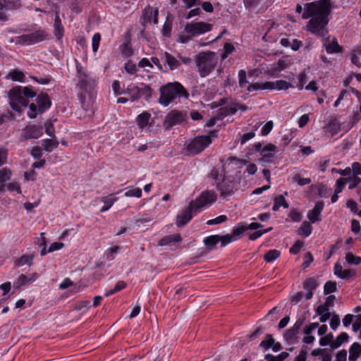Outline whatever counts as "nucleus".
Listing matches in <instances>:
<instances>
[{
    "label": "nucleus",
    "instance_id": "obj_19",
    "mask_svg": "<svg viewBox=\"0 0 361 361\" xmlns=\"http://www.w3.org/2000/svg\"><path fill=\"white\" fill-rule=\"evenodd\" d=\"M143 23H153L157 24L158 23V11L151 7L146 8L143 11Z\"/></svg>",
    "mask_w": 361,
    "mask_h": 361
},
{
    "label": "nucleus",
    "instance_id": "obj_23",
    "mask_svg": "<svg viewBox=\"0 0 361 361\" xmlns=\"http://www.w3.org/2000/svg\"><path fill=\"white\" fill-rule=\"evenodd\" d=\"M262 227L263 226L261 224L256 222L250 224H243L233 229V234L234 235H241L247 230H257Z\"/></svg>",
    "mask_w": 361,
    "mask_h": 361
},
{
    "label": "nucleus",
    "instance_id": "obj_42",
    "mask_svg": "<svg viewBox=\"0 0 361 361\" xmlns=\"http://www.w3.org/2000/svg\"><path fill=\"white\" fill-rule=\"evenodd\" d=\"M239 86L244 90H247L250 82L246 79V72L244 70L238 71Z\"/></svg>",
    "mask_w": 361,
    "mask_h": 361
},
{
    "label": "nucleus",
    "instance_id": "obj_37",
    "mask_svg": "<svg viewBox=\"0 0 361 361\" xmlns=\"http://www.w3.org/2000/svg\"><path fill=\"white\" fill-rule=\"evenodd\" d=\"M133 90L137 93V95L133 97V100L138 99L142 95H145L147 97H149L152 94L151 88L148 86H145L143 88L133 87Z\"/></svg>",
    "mask_w": 361,
    "mask_h": 361
},
{
    "label": "nucleus",
    "instance_id": "obj_16",
    "mask_svg": "<svg viewBox=\"0 0 361 361\" xmlns=\"http://www.w3.org/2000/svg\"><path fill=\"white\" fill-rule=\"evenodd\" d=\"M37 273H30L27 274H20L17 280L14 282V287L20 288L22 286H26L35 281L38 279Z\"/></svg>",
    "mask_w": 361,
    "mask_h": 361
},
{
    "label": "nucleus",
    "instance_id": "obj_51",
    "mask_svg": "<svg viewBox=\"0 0 361 361\" xmlns=\"http://www.w3.org/2000/svg\"><path fill=\"white\" fill-rule=\"evenodd\" d=\"M117 201L116 197H106L103 202L104 205L101 208L100 212L103 213L108 211L114 204V203Z\"/></svg>",
    "mask_w": 361,
    "mask_h": 361
},
{
    "label": "nucleus",
    "instance_id": "obj_34",
    "mask_svg": "<svg viewBox=\"0 0 361 361\" xmlns=\"http://www.w3.org/2000/svg\"><path fill=\"white\" fill-rule=\"evenodd\" d=\"M271 85H272L270 83V82H254V83L250 84L247 92H250L257 91L259 90H269V88L272 87Z\"/></svg>",
    "mask_w": 361,
    "mask_h": 361
},
{
    "label": "nucleus",
    "instance_id": "obj_61",
    "mask_svg": "<svg viewBox=\"0 0 361 361\" xmlns=\"http://www.w3.org/2000/svg\"><path fill=\"white\" fill-rule=\"evenodd\" d=\"M274 123L271 121L267 122L261 129V135L262 136L267 135L272 130Z\"/></svg>",
    "mask_w": 361,
    "mask_h": 361
},
{
    "label": "nucleus",
    "instance_id": "obj_18",
    "mask_svg": "<svg viewBox=\"0 0 361 361\" xmlns=\"http://www.w3.org/2000/svg\"><path fill=\"white\" fill-rule=\"evenodd\" d=\"M281 310L278 307H273L263 318L262 322H267L269 326H272L279 319Z\"/></svg>",
    "mask_w": 361,
    "mask_h": 361
},
{
    "label": "nucleus",
    "instance_id": "obj_21",
    "mask_svg": "<svg viewBox=\"0 0 361 361\" xmlns=\"http://www.w3.org/2000/svg\"><path fill=\"white\" fill-rule=\"evenodd\" d=\"M318 286L319 283L316 279L309 278L305 281L303 283V288L307 290V293H305V300H310L312 298V290H314Z\"/></svg>",
    "mask_w": 361,
    "mask_h": 361
},
{
    "label": "nucleus",
    "instance_id": "obj_46",
    "mask_svg": "<svg viewBox=\"0 0 361 361\" xmlns=\"http://www.w3.org/2000/svg\"><path fill=\"white\" fill-rule=\"evenodd\" d=\"M240 235H234L233 231L231 234H227L225 235H219V242H221L222 246H226L229 243L236 240Z\"/></svg>",
    "mask_w": 361,
    "mask_h": 361
},
{
    "label": "nucleus",
    "instance_id": "obj_49",
    "mask_svg": "<svg viewBox=\"0 0 361 361\" xmlns=\"http://www.w3.org/2000/svg\"><path fill=\"white\" fill-rule=\"evenodd\" d=\"M125 196L127 197H137L140 198L142 196V190L139 188H132L127 190L125 192Z\"/></svg>",
    "mask_w": 361,
    "mask_h": 361
},
{
    "label": "nucleus",
    "instance_id": "obj_11",
    "mask_svg": "<svg viewBox=\"0 0 361 361\" xmlns=\"http://www.w3.org/2000/svg\"><path fill=\"white\" fill-rule=\"evenodd\" d=\"M47 34L43 30H37L34 32L21 35L18 39L19 44L30 45L40 42L46 39Z\"/></svg>",
    "mask_w": 361,
    "mask_h": 361
},
{
    "label": "nucleus",
    "instance_id": "obj_20",
    "mask_svg": "<svg viewBox=\"0 0 361 361\" xmlns=\"http://www.w3.org/2000/svg\"><path fill=\"white\" fill-rule=\"evenodd\" d=\"M277 152V147L273 144H267L262 149L261 161L268 162L270 158H272Z\"/></svg>",
    "mask_w": 361,
    "mask_h": 361
},
{
    "label": "nucleus",
    "instance_id": "obj_22",
    "mask_svg": "<svg viewBox=\"0 0 361 361\" xmlns=\"http://www.w3.org/2000/svg\"><path fill=\"white\" fill-rule=\"evenodd\" d=\"M324 208V203L322 202H317L314 208L309 211L307 213V218L311 223H315L319 221V216Z\"/></svg>",
    "mask_w": 361,
    "mask_h": 361
},
{
    "label": "nucleus",
    "instance_id": "obj_52",
    "mask_svg": "<svg viewBox=\"0 0 361 361\" xmlns=\"http://www.w3.org/2000/svg\"><path fill=\"white\" fill-rule=\"evenodd\" d=\"M90 307V302L85 301V300L78 301L75 304V309L77 310L81 311L82 313L87 312V310H89Z\"/></svg>",
    "mask_w": 361,
    "mask_h": 361
},
{
    "label": "nucleus",
    "instance_id": "obj_26",
    "mask_svg": "<svg viewBox=\"0 0 361 361\" xmlns=\"http://www.w3.org/2000/svg\"><path fill=\"white\" fill-rule=\"evenodd\" d=\"M304 322L303 319L299 318L297 319L294 325L290 328L284 334L285 338H293L295 336L297 335L300 329L302 326Z\"/></svg>",
    "mask_w": 361,
    "mask_h": 361
},
{
    "label": "nucleus",
    "instance_id": "obj_1",
    "mask_svg": "<svg viewBox=\"0 0 361 361\" xmlns=\"http://www.w3.org/2000/svg\"><path fill=\"white\" fill-rule=\"evenodd\" d=\"M330 0H314L305 4L303 19H311L306 25L307 30L319 37H324L327 34L326 26L329 23Z\"/></svg>",
    "mask_w": 361,
    "mask_h": 361
},
{
    "label": "nucleus",
    "instance_id": "obj_41",
    "mask_svg": "<svg viewBox=\"0 0 361 361\" xmlns=\"http://www.w3.org/2000/svg\"><path fill=\"white\" fill-rule=\"evenodd\" d=\"M33 255H24L18 259L15 264L17 267H22L23 265H29L30 266L32 264Z\"/></svg>",
    "mask_w": 361,
    "mask_h": 361
},
{
    "label": "nucleus",
    "instance_id": "obj_17",
    "mask_svg": "<svg viewBox=\"0 0 361 361\" xmlns=\"http://www.w3.org/2000/svg\"><path fill=\"white\" fill-rule=\"evenodd\" d=\"M150 119L151 114L147 111H144L137 116L136 123L141 130L147 131L150 126Z\"/></svg>",
    "mask_w": 361,
    "mask_h": 361
},
{
    "label": "nucleus",
    "instance_id": "obj_56",
    "mask_svg": "<svg viewBox=\"0 0 361 361\" xmlns=\"http://www.w3.org/2000/svg\"><path fill=\"white\" fill-rule=\"evenodd\" d=\"M39 114L38 107L35 103H32L29 106V110L27 111V116L30 118H35Z\"/></svg>",
    "mask_w": 361,
    "mask_h": 361
},
{
    "label": "nucleus",
    "instance_id": "obj_59",
    "mask_svg": "<svg viewBox=\"0 0 361 361\" xmlns=\"http://www.w3.org/2000/svg\"><path fill=\"white\" fill-rule=\"evenodd\" d=\"M294 182L297 183L299 185H305L310 183L311 180L309 178H302L300 175L296 174L293 176Z\"/></svg>",
    "mask_w": 361,
    "mask_h": 361
},
{
    "label": "nucleus",
    "instance_id": "obj_31",
    "mask_svg": "<svg viewBox=\"0 0 361 361\" xmlns=\"http://www.w3.org/2000/svg\"><path fill=\"white\" fill-rule=\"evenodd\" d=\"M260 346L265 350L272 349L274 352H279L281 350V344L276 343L275 340H263Z\"/></svg>",
    "mask_w": 361,
    "mask_h": 361
},
{
    "label": "nucleus",
    "instance_id": "obj_25",
    "mask_svg": "<svg viewBox=\"0 0 361 361\" xmlns=\"http://www.w3.org/2000/svg\"><path fill=\"white\" fill-rule=\"evenodd\" d=\"M43 134L42 128L41 126H31L27 128L25 132V137L27 139L39 138Z\"/></svg>",
    "mask_w": 361,
    "mask_h": 361
},
{
    "label": "nucleus",
    "instance_id": "obj_28",
    "mask_svg": "<svg viewBox=\"0 0 361 361\" xmlns=\"http://www.w3.org/2000/svg\"><path fill=\"white\" fill-rule=\"evenodd\" d=\"M334 274L338 277L343 279H348L353 275V272L348 269H343L339 264H336L334 266Z\"/></svg>",
    "mask_w": 361,
    "mask_h": 361
},
{
    "label": "nucleus",
    "instance_id": "obj_2",
    "mask_svg": "<svg viewBox=\"0 0 361 361\" xmlns=\"http://www.w3.org/2000/svg\"><path fill=\"white\" fill-rule=\"evenodd\" d=\"M210 177L214 180V184L223 198L231 196L237 190L238 181L232 176L226 174L224 170H212Z\"/></svg>",
    "mask_w": 361,
    "mask_h": 361
},
{
    "label": "nucleus",
    "instance_id": "obj_62",
    "mask_svg": "<svg viewBox=\"0 0 361 361\" xmlns=\"http://www.w3.org/2000/svg\"><path fill=\"white\" fill-rule=\"evenodd\" d=\"M234 50L233 46L230 43H226L224 47V54H222V59H226L229 54H231Z\"/></svg>",
    "mask_w": 361,
    "mask_h": 361
},
{
    "label": "nucleus",
    "instance_id": "obj_9",
    "mask_svg": "<svg viewBox=\"0 0 361 361\" xmlns=\"http://www.w3.org/2000/svg\"><path fill=\"white\" fill-rule=\"evenodd\" d=\"M212 140L209 135L197 136L192 139L188 145V150L191 154H198L210 145Z\"/></svg>",
    "mask_w": 361,
    "mask_h": 361
},
{
    "label": "nucleus",
    "instance_id": "obj_27",
    "mask_svg": "<svg viewBox=\"0 0 361 361\" xmlns=\"http://www.w3.org/2000/svg\"><path fill=\"white\" fill-rule=\"evenodd\" d=\"M317 313L320 316L319 320L321 322H326L331 316L330 307L325 305H320L317 308Z\"/></svg>",
    "mask_w": 361,
    "mask_h": 361
},
{
    "label": "nucleus",
    "instance_id": "obj_35",
    "mask_svg": "<svg viewBox=\"0 0 361 361\" xmlns=\"http://www.w3.org/2000/svg\"><path fill=\"white\" fill-rule=\"evenodd\" d=\"M361 354V345L357 343H354L350 347L349 351V360L355 361Z\"/></svg>",
    "mask_w": 361,
    "mask_h": 361
},
{
    "label": "nucleus",
    "instance_id": "obj_33",
    "mask_svg": "<svg viewBox=\"0 0 361 361\" xmlns=\"http://www.w3.org/2000/svg\"><path fill=\"white\" fill-rule=\"evenodd\" d=\"M6 79H11L13 81H18L20 82H25V75L23 72L19 70H13L8 73L6 76Z\"/></svg>",
    "mask_w": 361,
    "mask_h": 361
},
{
    "label": "nucleus",
    "instance_id": "obj_47",
    "mask_svg": "<svg viewBox=\"0 0 361 361\" xmlns=\"http://www.w3.org/2000/svg\"><path fill=\"white\" fill-rule=\"evenodd\" d=\"M219 235H209L204 238V243L207 247L212 248L219 242Z\"/></svg>",
    "mask_w": 361,
    "mask_h": 361
},
{
    "label": "nucleus",
    "instance_id": "obj_29",
    "mask_svg": "<svg viewBox=\"0 0 361 361\" xmlns=\"http://www.w3.org/2000/svg\"><path fill=\"white\" fill-rule=\"evenodd\" d=\"M272 85L271 88H269V90H286L290 87H293L294 86L292 83L287 82L283 80H276L275 82H270Z\"/></svg>",
    "mask_w": 361,
    "mask_h": 361
},
{
    "label": "nucleus",
    "instance_id": "obj_10",
    "mask_svg": "<svg viewBox=\"0 0 361 361\" xmlns=\"http://www.w3.org/2000/svg\"><path fill=\"white\" fill-rule=\"evenodd\" d=\"M212 25L204 22L188 23L185 25V31L191 35L197 37L212 30Z\"/></svg>",
    "mask_w": 361,
    "mask_h": 361
},
{
    "label": "nucleus",
    "instance_id": "obj_15",
    "mask_svg": "<svg viewBox=\"0 0 361 361\" xmlns=\"http://www.w3.org/2000/svg\"><path fill=\"white\" fill-rule=\"evenodd\" d=\"M195 209L190 203L189 206L183 210L180 214L177 216L176 224L178 227L185 226L188 224L192 218V213L196 212Z\"/></svg>",
    "mask_w": 361,
    "mask_h": 361
},
{
    "label": "nucleus",
    "instance_id": "obj_14",
    "mask_svg": "<svg viewBox=\"0 0 361 361\" xmlns=\"http://www.w3.org/2000/svg\"><path fill=\"white\" fill-rule=\"evenodd\" d=\"M343 324L345 327H349L352 324V329L357 332L361 328V314L353 315L348 314L343 319Z\"/></svg>",
    "mask_w": 361,
    "mask_h": 361
},
{
    "label": "nucleus",
    "instance_id": "obj_5",
    "mask_svg": "<svg viewBox=\"0 0 361 361\" xmlns=\"http://www.w3.org/2000/svg\"><path fill=\"white\" fill-rule=\"evenodd\" d=\"M218 61L216 54L212 51L201 52L196 56V65L201 77H206L214 69Z\"/></svg>",
    "mask_w": 361,
    "mask_h": 361
},
{
    "label": "nucleus",
    "instance_id": "obj_55",
    "mask_svg": "<svg viewBox=\"0 0 361 361\" xmlns=\"http://www.w3.org/2000/svg\"><path fill=\"white\" fill-rule=\"evenodd\" d=\"M361 50L360 48L354 49L350 54V60L352 63L356 65L357 67H360L359 58Z\"/></svg>",
    "mask_w": 361,
    "mask_h": 361
},
{
    "label": "nucleus",
    "instance_id": "obj_53",
    "mask_svg": "<svg viewBox=\"0 0 361 361\" xmlns=\"http://www.w3.org/2000/svg\"><path fill=\"white\" fill-rule=\"evenodd\" d=\"M12 173L7 168H3L0 170V182L4 183L10 180Z\"/></svg>",
    "mask_w": 361,
    "mask_h": 361
},
{
    "label": "nucleus",
    "instance_id": "obj_45",
    "mask_svg": "<svg viewBox=\"0 0 361 361\" xmlns=\"http://www.w3.org/2000/svg\"><path fill=\"white\" fill-rule=\"evenodd\" d=\"M326 50L329 54L340 52L341 47L338 44L336 39H334L331 42L326 45Z\"/></svg>",
    "mask_w": 361,
    "mask_h": 361
},
{
    "label": "nucleus",
    "instance_id": "obj_7",
    "mask_svg": "<svg viewBox=\"0 0 361 361\" xmlns=\"http://www.w3.org/2000/svg\"><path fill=\"white\" fill-rule=\"evenodd\" d=\"M360 173H361L360 164L357 162L354 163L353 164V178L351 176L341 177V178H338L336 182L334 192L336 194H339L340 192H341L343 189V187L348 183L349 184L348 188L350 189H353L355 187H356L360 181V178L357 177V176Z\"/></svg>",
    "mask_w": 361,
    "mask_h": 361
},
{
    "label": "nucleus",
    "instance_id": "obj_54",
    "mask_svg": "<svg viewBox=\"0 0 361 361\" xmlns=\"http://www.w3.org/2000/svg\"><path fill=\"white\" fill-rule=\"evenodd\" d=\"M331 171L334 172V173H339L343 177L351 176L353 178V166H352V169H350V168H347L344 170H342V169H337L333 168L331 169Z\"/></svg>",
    "mask_w": 361,
    "mask_h": 361
},
{
    "label": "nucleus",
    "instance_id": "obj_44",
    "mask_svg": "<svg viewBox=\"0 0 361 361\" xmlns=\"http://www.w3.org/2000/svg\"><path fill=\"white\" fill-rule=\"evenodd\" d=\"M345 262L350 265H358L361 263V258L355 255L353 252H348L345 254Z\"/></svg>",
    "mask_w": 361,
    "mask_h": 361
},
{
    "label": "nucleus",
    "instance_id": "obj_38",
    "mask_svg": "<svg viewBox=\"0 0 361 361\" xmlns=\"http://www.w3.org/2000/svg\"><path fill=\"white\" fill-rule=\"evenodd\" d=\"M281 207L288 208V204L283 195H278L274 200L272 209L274 211H277Z\"/></svg>",
    "mask_w": 361,
    "mask_h": 361
},
{
    "label": "nucleus",
    "instance_id": "obj_30",
    "mask_svg": "<svg viewBox=\"0 0 361 361\" xmlns=\"http://www.w3.org/2000/svg\"><path fill=\"white\" fill-rule=\"evenodd\" d=\"M340 128L341 125L338 121L336 118H333L329 121L326 126V131L333 136L338 133Z\"/></svg>",
    "mask_w": 361,
    "mask_h": 361
},
{
    "label": "nucleus",
    "instance_id": "obj_32",
    "mask_svg": "<svg viewBox=\"0 0 361 361\" xmlns=\"http://www.w3.org/2000/svg\"><path fill=\"white\" fill-rule=\"evenodd\" d=\"M54 27V35H55L56 37L59 40L61 39V38L63 35V27L61 24V20L58 14H56V16H55Z\"/></svg>",
    "mask_w": 361,
    "mask_h": 361
},
{
    "label": "nucleus",
    "instance_id": "obj_8",
    "mask_svg": "<svg viewBox=\"0 0 361 361\" xmlns=\"http://www.w3.org/2000/svg\"><path fill=\"white\" fill-rule=\"evenodd\" d=\"M216 200V194L213 190L203 191L195 201H192L190 204L199 212L202 209L209 207Z\"/></svg>",
    "mask_w": 361,
    "mask_h": 361
},
{
    "label": "nucleus",
    "instance_id": "obj_63",
    "mask_svg": "<svg viewBox=\"0 0 361 361\" xmlns=\"http://www.w3.org/2000/svg\"><path fill=\"white\" fill-rule=\"evenodd\" d=\"M302 246H303V243L300 240H298L290 248V252L293 255H296L300 251Z\"/></svg>",
    "mask_w": 361,
    "mask_h": 361
},
{
    "label": "nucleus",
    "instance_id": "obj_50",
    "mask_svg": "<svg viewBox=\"0 0 361 361\" xmlns=\"http://www.w3.org/2000/svg\"><path fill=\"white\" fill-rule=\"evenodd\" d=\"M153 219V217L148 214H144L140 217L136 218L135 219V224L137 226H140L142 224L149 222Z\"/></svg>",
    "mask_w": 361,
    "mask_h": 361
},
{
    "label": "nucleus",
    "instance_id": "obj_6",
    "mask_svg": "<svg viewBox=\"0 0 361 361\" xmlns=\"http://www.w3.org/2000/svg\"><path fill=\"white\" fill-rule=\"evenodd\" d=\"M345 340H319L321 346L325 348H317L312 351L311 355L319 357V361H331V352L338 348Z\"/></svg>",
    "mask_w": 361,
    "mask_h": 361
},
{
    "label": "nucleus",
    "instance_id": "obj_48",
    "mask_svg": "<svg viewBox=\"0 0 361 361\" xmlns=\"http://www.w3.org/2000/svg\"><path fill=\"white\" fill-rule=\"evenodd\" d=\"M280 255V252L277 250H271L264 255V260L267 262H272Z\"/></svg>",
    "mask_w": 361,
    "mask_h": 361
},
{
    "label": "nucleus",
    "instance_id": "obj_57",
    "mask_svg": "<svg viewBox=\"0 0 361 361\" xmlns=\"http://www.w3.org/2000/svg\"><path fill=\"white\" fill-rule=\"evenodd\" d=\"M100 40H101L100 34L98 32L94 34L92 39V51L94 52L97 51L99 47Z\"/></svg>",
    "mask_w": 361,
    "mask_h": 361
},
{
    "label": "nucleus",
    "instance_id": "obj_40",
    "mask_svg": "<svg viewBox=\"0 0 361 361\" xmlns=\"http://www.w3.org/2000/svg\"><path fill=\"white\" fill-rule=\"evenodd\" d=\"M319 327V323H311L306 326L304 329L305 337L304 338H314L315 336L313 334Z\"/></svg>",
    "mask_w": 361,
    "mask_h": 361
},
{
    "label": "nucleus",
    "instance_id": "obj_60",
    "mask_svg": "<svg viewBox=\"0 0 361 361\" xmlns=\"http://www.w3.org/2000/svg\"><path fill=\"white\" fill-rule=\"evenodd\" d=\"M227 220V216L226 215H220L214 219L208 220L207 221V224L208 225H215L221 224Z\"/></svg>",
    "mask_w": 361,
    "mask_h": 361
},
{
    "label": "nucleus",
    "instance_id": "obj_58",
    "mask_svg": "<svg viewBox=\"0 0 361 361\" xmlns=\"http://www.w3.org/2000/svg\"><path fill=\"white\" fill-rule=\"evenodd\" d=\"M336 290V283L333 281H327L324 287V292L326 295L334 293Z\"/></svg>",
    "mask_w": 361,
    "mask_h": 361
},
{
    "label": "nucleus",
    "instance_id": "obj_24",
    "mask_svg": "<svg viewBox=\"0 0 361 361\" xmlns=\"http://www.w3.org/2000/svg\"><path fill=\"white\" fill-rule=\"evenodd\" d=\"M36 104L38 107L39 114L44 113L45 111H47L51 106V102L49 99V97L47 95H39L37 96L36 100Z\"/></svg>",
    "mask_w": 361,
    "mask_h": 361
},
{
    "label": "nucleus",
    "instance_id": "obj_12",
    "mask_svg": "<svg viewBox=\"0 0 361 361\" xmlns=\"http://www.w3.org/2000/svg\"><path fill=\"white\" fill-rule=\"evenodd\" d=\"M78 76L81 87L85 90L92 88L97 82L94 75H88L82 69H78Z\"/></svg>",
    "mask_w": 361,
    "mask_h": 361
},
{
    "label": "nucleus",
    "instance_id": "obj_36",
    "mask_svg": "<svg viewBox=\"0 0 361 361\" xmlns=\"http://www.w3.org/2000/svg\"><path fill=\"white\" fill-rule=\"evenodd\" d=\"M164 58L171 70H175L180 66L179 61L167 52L164 54Z\"/></svg>",
    "mask_w": 361,
    "mask_h": 361
},
{
    "label": "nucleus",
    "instance_id": "obj_3",
    "mask_svg": "<svg viewBox=\"0 0 361 361\" xmlns=\"http://www.w3.org/2000/svg\"><path fill=\"white\" fill-rule=\"evenodd\" d=\"M189 94L178 82H169L160 88L159 102L164 106L180 102V98L188 99Z\"/></svg>",
    "mask_w": 361,
    "mask_h": 361
},
{
    "label": "nucleus",
    "instance_id": "obj_4",
    "mask_svg": "<svg viewBox=\"0 0 361 361\" xmlns=\"http://www.w3.org/2000/svg\"><path fill=\"white\" fill-rule=\"evenodd\" d=\"M35 96V92L28 87L16 86L8 91V97L11 107L21 112L29 102L28 99Z\"/></svg>",
    "mask_w": 361,
    "mask_h": 361
},
{
    "label": "nucleus",
    "instance_id": "obj_43",
    "mask_svg": "<svg viewBox=\"0 0 361 361\" xmlns=\"http://www.w3.org/2000/svg\"><path fill=\"white\" fill-rule=\"evenodd\" d=\"M312 230L310 223L304 221L298 229V234L305 237H308L312 233Z\"/></svg>",
    "mask_w": 361,
    "mask_h": 361
},
{
    "label": "nucleus",
    "instance_id": "obj_64",
    "mask_svg": "<svg viewBox=\"0 0 361 361\" xmlns=\"http://www.w3.org/2000/svg\"><path fill=\"white\" fill-rule=\"evenodd\" d=\"M271 230V228H269L267 229H265L263 231H255L254 233H251L249 235V239L251 240H255L257 238H259V237H261L264 233H266L269 232Z\"/></svg>",
    "mask_w": 361,
    "mask_h": 361
},
{
    "label": "nucleus",
    "instance_id": "obj_39",
    "mask_svg": "<svg viewBox=\"0 0 361 361\" xmlns=\"http://www.w3.org/2000/svg\"><path fill=\"white\" fill-rule=\"evenodd\" d=\"M58 145V142L52 139H44L42 140V145L44 149L48 152L56 148Z\"/></svg>",
    "mask_w": 361,
    "mask_h": 361
},
{
    "label": "nucleus",
    "instance_id": "obj_13",
    "mask_svg": "<svg viewBox=\"0 0 361 361\" xmlns=\"http://www.w3.org/2000/svg\"><path fill=\"white\" fill-rule=\"evenodd\" d=\"M184 120V116L181 112L172 111L169 112L164 120V126L166 129L175 125L180 123Z\"/></svg>",
    "mask_w": 361,
    "mask_h": 361
}]
</instances>
